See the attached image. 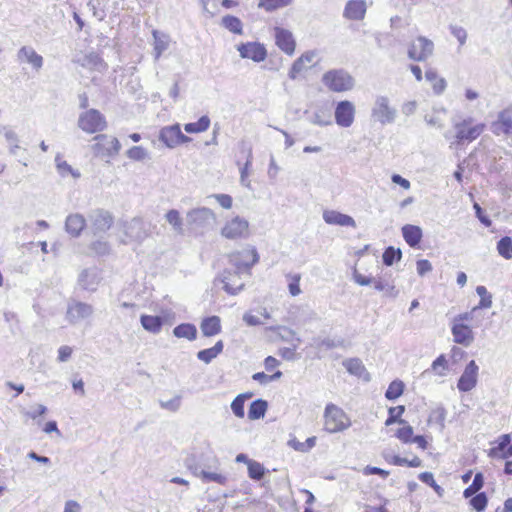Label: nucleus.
I'll return each mask as SVG.
<instances>
[{
	"label": "nucleus",
	"mask_w": 512,
	"mask_h": 512,
	"mask_svg": "<svg viewBox=\"0 0 512 512\" xmlns=\"http://www.w3.org/2000/svg\"><path fill=\"white\" fill-rule=\"evenodd\" d=\"M323 84L333 92L350 91L355 86L354 78L343 69H333L324 73Z\"/></svg>",
	"instance_id": "1"
},
{
	"label": "nucleus",
	"mask_w": 512,
	"mask_h": 512,
	"mask_svg": "<svg viewBox=\"0 0 512 512\" xmlns=\"http://www.w3.org/2000/svg\"><path fill=\"white\" fill-rule=\"evenodd\" d=\"M351 425L350 418L338 406L328 404L324 411V429L329 433H337Z\"/></svg>",
	"instance_id": "2"
},
{
	"label": "nucleus",
	"mask_w": 512,
	"mask_h": 512,
	"mask_svg": "<svg viewBox=\"0 0 512 512\" xmlns=\"http://www.w3.org/2000/svg\"><path fill=\"white\" fill-rule=\"evenodd\" d=\"M397 117V110L390 105V100L387 96H376L372 109L371 118L380 123L381 125L392 124Z\"/></svg>",
	"instance_id": "3"
},
{
	"label": "nucleus",
	"mask_w": 512,
	"mask_h": 512,
	"mask_svg": "<svg viewBox=\"0 0 512 512\" xmlns=\"http://www.w3.org/2000/svg\"><path fill=\"white\" fill-rule=\"evenodd\" d=\"M229 267L232 270L250 274L251 267L258 262L259 255L255 248L244 249L239 252H233L229 256Z\"/></svg>",
	"instance_id": "4"
},
{
	"label": "nucleus",
	"mask_w": 512,
	"mask_h": 512,
	"mask_svg": "<svg viewBox=\"0 0 512 512\" xmlns=\"http://www.w3.org/2000/svg\"><path fill=\"white\" fill-rule=\"evenodd\" d=\"M473 118L468 117L460 122L454 123V129L456 131L455 138L457 144H463L464 142H472L477 139L484 131L485 124L479 123L473 125Z\"/></svg>",
	"instance_id": "5"
},
{
	"label": "nucleus",
	"mask_w": 512,
	"mask_h": 512,
	"mask_svg": "<svg viewBox=\"0 0 512 512\" xmlns=\"http://www.w3.org/2000/svg\"><path fill=\"white\" fill-rule=\"evenodd\" d=\"M78 127L86 133L93 134L103 131L107 127V122L102 113L96 109H90L80 114Z\"/></svg>",
	"instance_id": "6"
},
{
	"label": "nucleus",
	"mask_w": 512,
	"mask_h": 512,
	"mask_svg": "<svg viewBox=\"0 0 512 512\" xmlns=\"http://www.w3.org/2000/svg\"><path fill=\"white\" fill-rule=\"evenodd\" d=\"M186 220L188 225H190L193 229L204 230L213 226L216 221V216L211 209L206 207H199L188 211Z\"/></svg>",
	"instance_id": "7"
},
{
	"label": "nucleus",
	"mask_w": 512,
	"mask_h": 512,
	"mask_svg": "<svg viewBox=\"0 0 512 512\" xmlns=\"http://www.w3.org/2000/svg\"><path fill=\"white\" fill-rule=\"evenodd\" d=\"M93 313L94 308L91 304L72 299L67 304L65 317L70 324L75 325L90 318Z\"/></svg>",
	"instance_id": "8"
},
{
	"label": "nucleus",
	"mask_w": 512,
	"mask_h": 512,
	"mask_svg": "<svg viewBox=\"0 0 512 512\" xmlns=\"http://www.w3.org/2000/svg\"><path fill=\"white\" fill-rule=\"evenodd\" d=\"M244 273L226 268L217 278L216 281H220L223 284V289L230 295H237L244 289V282L242 281V275Z\"/></svg>",
	"instance_id": "9"
},
{
	"label": "nucleus",
	"mask_w": 512,
	"mask_h": 512,
	"mask_svg": "<svg viewBox=\"0 0 512 512\" xmlns=\"http://www.w3.org/2000/svg\"><path fill=\"white\" fill-rule=\"evenodd\" d=\"M159 140L168 148H175L180 144L190 142L191 138L182 133L179 124H173L160 130Z\"/></svg>",
	"instance_id": "10"
},
{
	"label": "nucleus",
	"mask_w": 512,
	"mask_h": 512,
	"mask_svg": "<svg viewBox=\"0 0 512 512\" xmlns=\"http://www.w3.org/2000/svg\"><path fill=\"white\" fill-rule=\"evenodd\" d=\"M433 49V42L423 36H420L410 44L408 57L411 60L422 62L432 55Z\"/></svg>",
	"instance_id": "11"
},
{
	"label": "nucleus",
	"mask_w": 512,
	"mask_h": 512,
	"mask_svg": "<svg viewBox=\"0 0 512 512\" xmlns=\"http://www.w3.org/2000/svg\"><path fill=\"white\" fill-rule=\"evenodd\" d=\"M249 234V223L239 216L228 221L221 229V235L227 239L246 238Z\"/></svg>",
	"instance_id": "12"
},
{
	"label": "nucleus",
	"mask_w": 512,
	"mask_h": 512,
	"mask_svg": "<svg viewBox=\"0 0 512 512\" xmlns=\"http://www.w3.org/2000/svg\"><path fill=\"white\" fill-rule=\"evenodd\" d=\"M355 105L348 100L339 101L335 107V122L338 126L343 128L350 127L355 119Z\"/></svg>",
	"instance_id": "13"
},
{
	"label": "nucleus",
	"mask_w": 512,
	"mask_h": 512,
	"mask_svg": "<svg viewBox=\"0 0 512 512\" xmlns=\"http://www.w3.org/2000/svg\"><path fill=\"white\" fill-rule=\"evenodd\" d=\"M91 228L94 235L107 232L113 225L114 219L110 212L97 209L89 215Z\"/></svg>",
	"instance_id": "14"
},
{
	"label": "nucleus",
	"mask_w": 512,
	"mask_h": 512,
	"mask_svg": "<svg viewBox=\"0 0 512 512\" xmlns=\"http://www.w3.org/2000/svg\"><path fill=\"white\" fill-rule=\"evenodd\" d=\"M102 280L100 270L93 266L83 269L78 275V285L81 289L95 292Z\"/></svg>",
	"instance_id": "15"
},
{
	"label": "nucleus",
	"mask_w": 512,
	"mask_h": 512,
	"mask_svg": "<svg viewBox=\"0 0 512 512\" xmlns=\"http://www.w3.org/2000/svg\"><path fill=\"white\" fill-rule=\"evenodd\" d=\"M237 50L241 58L251 59L254 62H262L267 57V51L264 45L258 42H247L238 45Z\"/></svg>",
	"instance_id": "16"
},
{
	"label": "nucleus",
	"mask_w": 512,
	"mask_h": 512,
	"mask_svg": "<svg viewBox=\"0 0 512 512\" xmlns=\"http://www.w3.org/2000/svg\"><path fill=\"white\" fill-rule=\"evenodd\" d=\"M94 139L97 141L95 144L97 152L104 156H115L121 149V144L116 137L108 136L106 134H99Z\"/></svg>",
	"instance_id": "17"
},
{
	"label": "nucleus",
	"mask_w": 512,
	"mask_h": 512,
	"mask_svg": "<svg viewBox=\"0 0 512 512\" xmlns=\"http://www.w3.org/2000/svg\"><path fill=\"white\" fill-rule=\"evenodd\" d=\"M478 365L474 360H471L465 367L462 375L460 376L457 388L461 392H468L472 390L477 384Z\"/></svg>",
	"instance_id": "18"
},
{
	"label": "nucleus",
	"mask_w": 512,
	"mask_h": 512,
	"mask_svg": "<svg viewBox=\"0 0 512 512\" xmlns=\"http://www.w3.org/2000/svg\"><path fill=\"white\" fill-rule=\"evenodd\" d=\"M125 235L134 241H142L148 236V230L141 218L135 217L123 225Z\"/></svg>",
	"instance_id": "19"
},
{
	"label": "nucleus",
	"mask_w": 512,
	"mask_h": 512,
	"mask_svg": "<svg viewBox=\"0 0 512 512\" xmlns=\"http://www.w3.org/2000/svg\"><path fill=\"white\" fill-rule=\"evenodd\" d=\"M493 134L510 135L512 134V110L505 109L498 114V118L491 124Z\"/></svg>",
	"instance_id": "20"
},
{
	"label": "nucleus",
	"mask_w": 512,
	"mask_h": 512,
	"mask_svg": "<svg viewBox=\"0 0 512 512\" xmlns=\"http://www.w3.org/2000/svg\"><path fill=\"white\" fill-rule=\"evenodd\" d=\"M240 153L245 157V163L242 167H240V183L246 188H251V182L248 179L249 169L252 166L253 154L252 148L246 142L242 141L239 144Z\"/></svg>",
	"instance_id": "21"
},
{
	"label": "nucleus",
	"mask_w": 512,
	"mask_h": 512,
	"mask_svg": "<svg viewBox=\"0 0 512 512\" xmlns=\"http://www.w3.org/2000/svg\"><path fill=\"white\" fill-rule=\"evenodd\" d=\"M274 35L276 45L286 54L292 55L296 46L292 33L287 29L276 27Z\"/></svg>",
	"instance_id": "22"
},
{
	"label": "nucleus",
	"mask_w": 512,
	"mask_h": 512,
	"mask_svg": "<svg viewBox=\"0 0 512 512\" xmlns=\"http://www.w3.org/2000/svg\"><path fill=\"white\" fill-rule=\"evenodd\" d=\"M86 227V219L80 213H72L66 217L65 231L74 238H78Z\"/></svg>",
	"instance_id": "23"
},
{
	"label": "nucleus",
	"mask_w": 512,
	"mask_h": 512,
	"mask_svg": "<svg viewBox=\"0 0 512 512\" xmlns=\"http://www.w3.org/2000/svg\"><path fill=\"white\" fill-rule=\"evenodd\" d=\"M451 331L454 341L463 346L468 347L474 340L472 329L464 323L453 322Z\"/></svg>",
	"instance_id": "24"
},
{
	"label": "nucleus",
	"mask_w": 512,
	"mask_h": 512,
	"mask_svg": "<svg viewBox=\"0 0 512 512\" xmlns=\"http://www.w3.org/2000/svg\"><path fill=\"white\" fill-rule=\"evenodd\" d=\"M323 220L330 225L356 227V222L351 216L335 210H325L323 212Z\"/></svg>",
	"instance_id": "25"
},
{
	"label": "nucleus",
	"mask_w": 512,
	"mask_h": 512,
	"mask_svg": "<svg viewBox=\"0 0 512 512\" xmlns=\"http://www.w3.org/2000/svg\"><path fill=\"white\" fill-rule=\"evenodd\" d=\"M366 10L367 6L364 0H350L345 6L343 15L350 20H362Z\"/></svg>",
	"instance_id": "26"
},
{
	"label": "nucleus",
	"mask_w": 512,
	"mask_h": 512,
	"mask_svg": "<svg viewBox=\"0 0 512 512\" xmlns=\"http://www.w3.org/2000/svg\"><path fill=\"white\" fill-rule=\"evenodd\" d=\"M372 283L374 284L375 290L383 292L384 296L395 298L398 295V291L395 288L393 281L386 275H377L373 277Z\"/></svg>",
	"instance_id": "27"
},
{
	"label": "nucleus",
	"mask_w": 512,
	"mask_h": 512,
	"mask_svg": "<svg viewBox=\"0 0 512 512\" xmlns=\"http://www.w3.org/2000/svg\"><path fill=\"white\" fill-rule=\"evenodd\" d=\"M315 57V51H307L297 58L289 70V78L292 80L296 79L299 73L308 68L307 64L313 63Z\"/></svg>",
	"instance_id": "28"
},
{
	"label": "nucleus",
	"mask_w": 512,
	"mask_h": 512,
	"mask_svg": "<svg viewBox=\"0 0 512 512\" xmlns=\"http://www.w3.org/2000/svg\"><path fill=\"white\" fill-rule=\"evenodd\" d=\"M17 56L20 61L28 62L37 71L43 66V57L30 46H23L20 48Z\"/></svg>",
	"instance_id": "29"
},
{
	"label": "nucleus",
	"mask_w": 512,
	"mask_h": 512,
	"mask_svg": "<svg viewBox=\"0 0 512 512\" xmlns=\"http://www.w3.org/2000/svg\"><path fill=\"white\" fill-rule=\"evenodd\" d=\"M402 235L406 243L410 247L415 248L419 245L423 233L419 226L406 224L402 227Z\"/></svg>",
	"instance_id": "30"
},
{
	"label": "nucleus",
	"mask_w": 512,
	"mask_h": 512,
	"mask_svg": "<svg viewBox=\"0 0 512 512\" xmlns=\"http://www.w3.org/2000/svg\"><path fill=\"white\" fill-rule=\"evenodd\" d=\"M219 462L216 458H213V462L210 465H205L203 471H200V478L204 483L215 482L220 485H225L227 482V477L221 473L212 472L208 469L216 468Z\"/></svg>",
	"instance_id": "31"
},
{
	"label": "nucleus",
	"mask_w": 512,
	"mask_h": 512,
	"mask_svg": "<svg viewBox=\"0 0 512 512\" xmlns=\"http://www.w3.org/2000/svg\"><path fill=\"white\" fill-rule=\"evenodd\" d=\"M204 336L211 337L221 332V321L218 316L206 317L200 324Z\"/></svg>",
	"instance_id": "32"
},
{
	"label": "nucleus",
	"mask_w": 512,
	"mask_h": 512,
	"mask_svg": "<svg viewBox=\"0 0 512 512\" xmlns=\"http://www.w3.org/2000/svg\"><path fill=\"white\" fill-rule=\"evenodd\" d=\"M140 322L146 331L153 334H158L164 324L163 318L161 316L154 315H141Z\"/></svg>",
	"instance_id": "33"
},
{
	"label": "nucleus",
	"mask_w": 512,
	"mask_h": 512,
	"mask_svg": "<svg viewBox=\"0 0 512 512\" xmlns=\"http://www.w3.org/2000/svg\"><path fill=\"white\" fill-rule=\"evenodd\" d=\"M224 348V343L222 340H219L215 343V345L211 348L200 350L197 353V358L200 361H203L206 364H209L213 359H215Z\"/></svg>",
	"instance_id": "34"
},
{
	"label": "nucleus",
	"mask_w": 512,
	"mask_h": 512,
	"mask_svg": "<svg viewBox=\"0 0 512 512\" xmlns=\"http://www.w3.org/2000/svg\"><path fill=\"white\" fill-rule=\"evenodd\" d=\"M173 335L177 338H185L189 341H193L197 337V329L192 323H182L173 329Z\"/></svg>",
	"instance_id": "35"
},
{
	"label": "nucleus",
	"mask_w": 512,
	"mask_h": 512,
	"mask_svg": "<svg viewBox=\"0 0 512 512\" xmlns=\"http://www.w3.org/2000/svg\"><path fill=\"white\" fill-rule=\"evenodd\" d=\"M154 38V58L158 60L162 53L166 51L169 47L170 39L167 35L158 32L157 30L153 31Z\"/></svg>",
	"instance_id": "36"
},
{
	"label": "nucleus",
	"mask_w": 512,
	"mask_h": 512,
	"mask_svg": "<svg viewBox=\"0 0 512 512\" xmlns=\"http://www.w3.org/2000/svg\"><path fill=\"white\" fill-rule=\"evenodd\" d=\"M268 408V403L263 399L254 400L248 410V418L250 420H258L265 416Z\"/></svg>",
	"instance_id": "37"
},
{
	"label": "nucleus",
	"mask_w": 512,
	"mask_h": 512,
	"mask_svg": "<svg viewBox=\"0 0 512 512\" xmlns=\"http://www.w3.org/2000/svg\"><path fill=\"white\" fill-rule=\"evenodd\" d=\"M425 78L428 82L432 84L433 91L435 94L440 95L444 92L446 88V81L444 78L438 77V74L433 69H428L425 72Z\"/></svg>",
	"instance_id": "38"
},
{
	"label": "nucleus",
	"mask_w": 512,
	"mask_h": 512,
	"mask_svg": "<svg viewBox=\"0 0 512 512\" xmlns=\"http://www.w3.org/2000/svg\"><path fill=\"white\" fill-rule=\"evenodd\" d=\"M221 25L228 31L241 35L243 34V24L241 20L233 15H226L221 19Z\"/></svg>",
	"instance_id": "39"
},
{
	"label": "nucleus",
	"mask_w": 512,
	"mask_h": 512,
	"mask_svg": "<svg viewBox=\"0 0 512 512\" xmlns=\"http://www.w3.org/2000/svg\"><path fill=\"white\" fill-rule=\"evenodd\" d=\"M210 118L207 115L201 116L197 122H191L184 125V130L187 133H201L208 130L210 126Z\"/></svg>",
	"instance_id": "40"
},
{
	"label": "nucleus",
	"mask_w": 512,
	"mask_h": 512,
	"mask_svg": "<svg viewBox=\"0 0 512 512\" xmlns=\"http://www.w3.org/2000/svg\"><path fill=\"white\" fill-rule=\"evenodd\" d=\"M343 366L347 371L355 376L361 377L366 372V368L362 361L358 358H350L343 361Z\"/></svg>",
	"instance_id": "41"
},
{
	"label": "nucleus",
	"mask_w": 512,
	"mask_h": 512,
	"mask_svg": "<svg viewBox=\"0 0 512 512\" xmlns=\"http://www.w3.org/2000/svg\"><path fill=\"white\" fill-rule=\"evenodd\" d=\"M405 411V406L399 405L396 407H390L388 410V418L385 421L386 426H390L394 423L406 424V421L401 418Z\"/></svg>",
	"instance_id": "42"
},
{
	"label": "nucleus",
	"mask_w": 512,
	"mask_h": 512,
	"mask_svg": "<svg viewBox=\"0 0 512 512\" xmlns=\"http://www.w3.org/2000/svg\"><path fill=\"white\" fill-rule=\"evenodd\" d=\"M55 162L57 171L61 176L65 177L68 174L72 175L73 178H79L81 176L80 172L74 170L71 165L62 160L59 154L55 157Z\"/></svg>",
	"instance_id": "43"
},
{
	"label": "nucleus",
	"mask_w": 512,
	"mask_h": 512,
	"mask_svg": "<svg viewBox=\"0 0 512 512\" xmlns=\"http://www.w3.org/2000/svg\"><path fill=\"white\" fill-rule=\"evenodd\" d=\"M0 133L3 134L6 139L8 145L10 146V152L16 155L17 150L20 148L18 146V137L17 134L10 128L4 126L1 128Z\"/></svg>",
	"instance_id": "44"
},
{
	"label": "nucleus",
	"mask_w": 512,
	"mask_h": 512,
	"mask_svg": "<svg viewBox=\"0 0 512 512\" xmlns=\"http://www.w3.org/2000/svg\"><path fill=\"white\" fill-rule=\"evenodd\" d=\"M497 251L505 259L512 258V238L509 236L502 237L497 242Z\"/></svg>",
	"instance_id": "45"
},
{
	"label": "nucleus",
	"mask_w": 512,
	"mask_h": 512,
	"mask_svg": "<svg viewBox=\"0 0 512 512\" xmlns=\"http://www.w3.org/2000/svg\"><path fill=\"white\" fill-rule=\"evenodd\" d=\"M401 257L402 252L399 248L395 249L394 247L389 246L385 249L382 255V260L386 266H392L394 262L400 261Z\"/></svg>",
	"instance_id": "46"
},
{
	"label": "nucleus",
	"mask_w": 512,
	"mask_h": 512,
	"mask_svg": "<svg viewBox=\"0 0 512 512\" xmlns=\"http://www.w3.org/2000/svg\"><path fill=\"white\" fill-rule=\"evenodd\" d=\"M403 391L404 383L401 380H394L389 384L385 397L388 400H395L403 394Z\"/></svg>",
	"instance_id": "47"
},
{
	"label": "nucleus",
	"mask_w": 512,
	"mask_h": 512,
	"mask_svg": "<svg viewBox=\"0 0 512 512\" xmlns=\"http://www.w3.org/2000/svg\"><path fill=\"white\" fill-rule=\"evenodd\" d=\"M165 218H166L167 222L173 227L174 231H176L178 233L183 232V223H182V219L180 217V213L178 210H176V209L169 210L166 213Z\"/></svg>",
	"instance_id": "48"
},
{
	"label": "nucleus",
	"mask_w": 512,
	"mask_h": 512,
	"mask_svg": "<svg viewBox=\"0 0 512 512\" xmlns=\"http://www.w3.org/2000/svg\"><path fill=\"white\" fill-rule=\"evenodd\" d=\"M313 343L316 348L324 347L326 349H333L337 347H343L344 346V340L343 339H331V338H314Z\"/></svg>",
	"instance_id": "49"
},
{
	"label": "nucleus",
	"mask_w": 512,
	"mask_h": 512,
	"mask_svg": "<svg viewBox=\"0 0 512 512\" xmlns=\"http://www.w3.org/2000/svg\"><path fill=\"white\" fill-rule=\"evenodd\" d=\"M476 293L480 297L479 304L476 306L477 309H487L492 306V295L487 291L485 286H477Z\"/></svg>",
	"instance_id": "50"
},
{
	"label": "nucleus",
	"mask_w": 512,
	"mask_h": 512,
	"mask_svg": "<svg viewBox=\"0 0 512 512\" xmlns=\"http://www.w3.org/2000/svg\"><path fill=\"white\" fill-rule=\"evenodd\" d=\"M247 468L248 476L255 481H260L266 473L265 467L255 460L253 462H249V466Z\"/></svg>",
	"instance_id": "51"
},
{
	"label": "nucleus",
	"mask_w": 512,
	"mask_h": 512,
	"mask_svg": "<svg viewBox=\"0 0 512 512\" xmlns=\"http://www.w3.org/2000/svg\"><path fill=\"white\" fill-rule=\"evenodd\" d=\"M311 123L318 126H328L332 124L330 111L317 110L313 113Z\"/></svg>",
	"instance_id": "52"
},
{
	"label": "nucleus",
	"mask_w": 512,
	"mask_h": 512,
	"mask_svg": "<svg viewBox=\"0 0 512 512\" xmlns=\"http://www.w3.org/2000/svg\"><path fill=\"white\" fill-rule=\"evenodd\" d=\"M292 1L293 0H259L258 6L264 8L266 11H274L290 5Z\"/></svg>",
	"instance_id": "53"
},
{
	"label": "nucleus",
	"mask_w": 512,
	"mask_h": 512,
	"mask_svg": "<svg viewBox=\"0 0 512 512\" xmlns=\"http://www.w3.org/2000/svg\"><path fill=\"white\" fill-rule=\"evenodd\" d=\"M445 418L446 410L443 407H437L431 411L428 422L438 424L440 429L443 430L445 427Z\"/></svg>",
	"instance_id": "54"
},
{
	"label": "nucleus",
	"mask_w": 512,
	"mask_h": 512,
	"mask_svg": "<svg viewBox=\"0 0 512 512\" xmlns=\"http://www.w3.org/2000/svg\"><path fill=\"white\" fill-rule=\"evenodd\" d=\"M487 504H488V498H487V495L485 492H479L470 499V505L477 512L484 511Z\"/></svg>",
	"instance_id": "55"
},
{
	"label": "nucleus",
	"mask_w": 512,
	"mask_h": 512,
	"mask_svg": "<svg viewBox=\"0 0 512 512\" xmlns=\"http://www.w3.org/2000/svg\"><path fill=\"white\" fill-rule=\"evenodd\" d=\"M419 479L423 483H425L428 486H430L431 488H433V490L439 496L443 495L444 489L436 483V481L434 480V476H433V474L431 472H422V473H420L419 474Z\"/></svg>",
	"instance_id": "56"
},
{
	"label": "nucleus",
	"mask_w": 512,
	"mask_h": 512,
	"mask_svg": "<svg viewBox=\"0 0 512 512\" xmlns=\"http://www.w3.org/2000/svg\"><path fill=\"white\" fill-rule=\"evenodd\" d=\"M392 463L397 466L406 465L408 467L416 468V467H420L422 465V460L417 456L413 457L411 460H409L407 458H402L400 456H394Z\"/></svg>",
	"instance_id": "57"
},
{
	"label": "nucleus",
	"mask_w": 512,
	"mask_h": 512,
	"mask_svg": "<svg viewBox=\"0 0 512 512\" xmlns=\"http://www.w3.org/2000/svg\"><path fill=\"white\" fill-rule=\"evenodd\" d=\"M395 436L403 443H412L413 428L407 423L397 430Z\"/></svg>",
	"instance_id": "58"
},
{
	"label": "nucleus",
	"mask_w": 512,
	"mask_h": 512,
	"mask_svg": "<svg viewBox=\"0 0 512 512\" xmlns=\"http://www.w3.org/2000/svg\"><path fill=\"white\" fill-rule=\"evenodd\" d=\"M160 407L171 412H176L181 406V396L176 395L174 398L167 401H160Z\"/></svg>",
	"instance_id": "59"
},
{
	"label": "nucleus",
	"mask_w": 512,
	"mask_h": 512,
	"mask_svg": "<svg viewBox=\"0 0 512 512\" xmlns=\"http://www.w3.org/2000/svg\"><path fill=\"white\" fill-rule=\"evenodd\" d=\"M127 156L132 160L141 161L147 157V151L141 146H133L127 151Z\"/></svg>",
	"instance_id": "60"
},
{
	"label": "nucleus",
	"mask_w": 512,
	"mask_h": 512,
	"mask_svg": "<svg viewBox=\"0 0 512 512\" xmlns=\"http://www.w3.org/2000/svg\"><path fill=\"white\" fill-rule=\"evenodd\" d=\"M243 396H236L231 403V410L234 415L238 418H243L245 415L244 411V402L242 400Z\"/></svg>",
	"instance_id": "61"
},
{
	"label": "nucleus",
	"mask_w": 512,
	"mask_h": 512,
	"mask_svg": "<svg viewBox=\"0 0 512 512\" xmlns=\"http://www.w3.org/2000/svg\"><path fill=\"white\" fill-rule=\"evenodd\" d=\"M91 250L98 255H106L110 252V245L107 241L97 240L91 243Z\"/></svg>",
	"instance_id": "62"
},
{
	"label": "nucleus",
	"mask_w": 512,
	"mask_h": 512,
	"mask_svg": "<svg viewBox=\"0 0 512 512\" xmlns=\"http://www.w3.org/2000/svg\"><path fill=\"white\" fill-rule=\"evenodd\" d=\"M446 358L444 355L438 356L432 363L431 368L433 371H435L438 375H444L446 370Z\"/></svg>",
	"instance_id": "63"
},
{
	"label": "nucleus",
	"mask_w": 512,
	"mask_h": 512,
	"mask_svg": "<svg viewBox=\"0 0 512 512\" xmlns=\"http://www.w3.org/2000/svg\"><path fill=\"white\" fill-rule=\"evenodd\" d=\"M451 34L457 38L460 45H464L467 39V32L463 27L457 26V25H451L450 26Z\"/></svg>",
	"instance_id": "64"
}]
</instances>
